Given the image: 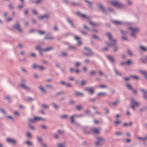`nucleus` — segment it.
<instances>
[{
    "mask_svg": "<svg viewBox=\"0 0 147 147\" xmlns=\"http://www.w3.org/2000/svg\"><path fill=\"white\" fill-rule=\"evenodd\" d=\"M86 90L90 92L91 94H93L94 93L93 88L92 87H88L86 88Z\"/></svg>",
    "mask_w": 147,
    "mask_h": 147,
    "instance_id": "nucleus-19",
    "label": "nucleus"
},
{
    "mask_svg": "<svg viewBox=\"0 0 147 147\" xmlns=\"http://www.w3.org/2000/svg\"><path fill=\"white\" fill-rule=\"evenodd\" d=\"M20 86L23 89L27 90L29 91H30L31 90V87L29 86H26L24 83H20Z\"/></svg>",
    "mask_w": 147,
    "mask_h": 147,
    "instance_id": "nucleus-7",
    "label": "nucleus"
},
{
    "mask_svg": "<svg viewBox=\"0 0 147 147\" xmlns=\"http://www.w3.org/2000/svg\"><path fill=\"white\" fill-rule=\"evenodd\" d=\"M129 29L131 30V32L130 35L132 37L136 38V34L137 32L139 31V29L137 28L130 27Z\"/></svg>",
    "mask_w": 147,
    "mask_h": 147,
    "instance_id": "nucleus-4",
    "label": "nucleus"
},
{
    "mask_svg": "<svg viewBox=\"0 0 147 147\" xmlns=\"http://www.w3.org/2000/svg\"><path fill=\"white\" fill-rule=\"evenodd\" d=\"M28 120L30 123H33L34 121H35L34 118V119H33L30 118H28Z\"/></svg>",
    "mask_w": 147,
    "mask_h": 147,
    "instance_id": "nucleus-61",
    "label": "nucleus"
},
{
    "mask_svg": "<svg viewBox=\"0 0 147 147\" xmlns=\"http://www.w3.org/2000/svg\"><path fill=\"white\" fill-rule=\"evenodd\" d=\"M42 106L43 108L46 109H47L49 107V106L48 105L45 103L43 104L42 105Z\"/></svg>",
    "mask_w": 147,
    "mask_h": 147,
    "instance_id": "nucleus-39",
    "label": "nucleus"
},
{
    "mask_svg": "<svg viewBox=\"0 0 147 147\" xmlns=\"http://www.w3.org/2000/svg\"><path fill=\"white\" fill-rule=\"evenodd\" d=\"M41 127L42 129H47V126L44 124L41 125Z\"/></svg>",
    "mask_w": 147,
    "mask_h": 147,
    "instance_id": "nucleus-50",
    "label": "nucleus"
},
{
    "mask_svg": "<svg viewBox=\"0 0 147 147\" xmlns=\"http://www.w3.org/2000/svg\"><path fill=\"white\" fill-rule=\"evenodd\" d=\"M107 57L109 60L112 63H114L115 62L113 56L110 55H107Z\"/></svg>",
    "mask_w": 147,
    "mask_h": 147,
    "instance_id": "nucleus-16",
    "label": "nucleus"
},
{
    "mask_svg": "<svg viewBox=\"0 0 147 147\" xmlns=\"http://www.w3.org/2000/svg\"><path fill=\"white\" fill-rule=\"evenodd\" d=\"M140 61L143 63H146L147 62V56L144 59L141 58Z\"/></svg>",
    "mask_w": 147,
    "mask_h": 147,
    "instance_id": "nucleus-36",
    "label": "nucleus"
},
{
    "mask_svg": "<svg viewBox=\"0 0 147 147\" xmlns=\"http://www.w3.org/2000/svg\"><path fill=\"white\" fill-rule=\"evenodd\" d=\"M91 133L96 134L99 133L100 132V129L98 128H91L90 129Z\"/></svg>",
    "mask_w": 147,
    "mask_h": 147,
    "instance_id": "nucleus-9",
    "label": "nucleus"
},
{
    "mask_svg": "<svg viewBox=\"0 0 147 147\" xmlns=\"http://www.w3.org/2000/svg\"><path fill=\"white\" fill-rule=\"evenodd\" d=\"M127 4L128 5L131 6L132 5V2L130 1V0H128L126 1Z\"/></svg>",
    "mask_w": 147,
    "mask_h": 147,
    "instance_id": "nucleus-62",
    "label": "nucleus"
},
{
    "mask_svg": "<svg viewBox=\"0 0 147 147\" xmlns=\"http://www.w3.org/2000/svg\"><path fill=\"white\" fill-rule=\"evenodd\" d=\"M27 99L29 101H33V99L31 97L28 96L27 97Z\"/></svg>",
    "mask_w": 147,
    "mask_h": 147,
    "instance_id": "nucleus-53",
    "label": "nucleus"
},
{
    "mask_svg": "<svg viewBox=\"0 0 147 147\" xmlns=\"http://www.w3.org/2000/svg\"><path fill=\"white\" fill-rule=\"evenodd\" d=\"M92 52L91 50L85 52L84 54L86 56H91L92 55Z\"/></svg>",
    "mask_w": 147,
    "mask_h": 147,
    "instance_id": "nucleus-25",
    "label": "nucleus"
},
{
    "mask_svg": "<svg viewBox=\"0 0 147 147\" xmlns=\"http://www.w3.org/2000/svg\"><path fill=\"white\" fill-rule=\"evenodd\" d=\"M74 37L75 40L77 41L80 40V38L77 35H74Z\"/></svg>",
    "mask_w": 147,
    "mask_h": 147,
    "instance_id": "nucleus-51",
    "label": "nucleus"
},
{
    "mask_svg": "<svg viewBox=\"0 0 147 147\" xmlns=\"http://www.w3.org/2000/svg\"><path fill=\"white\" fill-rule=\"evenodd\" d=\"M84 62L86 64H90L91 63V61L88 59H86L84 60Z\"/></svg>",
    "mask_w": 147,
    "mask_h": 147,
    "instance_id": "nucleus-55",
    "label": "nucleus"
},
{
    "mask_svg": "<svg viewBox=\"0 0 147 147\" xmlns=\"http://www.w3.org/2000/svg\"><path fill=\"white\" fill-rule=\"evenodd\" d=\"M13 28L17 30L19 32L22 33L23 32V30L18 22L13 26Z\"/></svg>",
    "mask_w": 147,
    "mask_h": 147,
    "instance_id": "nucleus-5",
    "label": "nucleus"
},
{
    "mask_svg": "<svg viewBox=\"0 0 147 147\" xmlns=\"http://www.w3.org/2000/svg\"><path fill=\"white\" fill-rule=\"evenodd\" d=\"M126 86L127 88L130 90H132V86L129 84H126Z\"/></svg>",
    "mask_w": 147,
    "mask_h": 147,
    "instance_id": "nucleus-43",
    "label": "nucleus"
},
{
    "mask_svg": "<svg viewBox=\"0 0 147 147\" xmlns=\"http://www.w3.org/2000/svg\"><path fill=\"white\" fill-rule=\"evenodd\" d=\"M81 64V62H77L75 63V66L76 67H78L80 66Z\"/></svg>",
    "mask_w": 147,
    "mask_h": 147,
    "instance_id": "nucleus-49",
    "label": "nucleus"
},
{
    "mask_svg": "<svg viewBox=\"0 0 147 147\" xmlns=\"http://www.w3.org/2000/svg\"><path fill=\"white\" fill-rule=\"evenodd\" d=\"M140 48L142 49V50L146 51H147V49L144 47L143 46H140Z\"/></svg>",
    "mask_w": 147,
    "mask_h": 147,
    "instance_id": "nucleus-60",
    "label": "nucleus"
},
{
    "mask_svg": "<svg viewBox=\"0 0 147 147\" xmlns=\"http://www.w3.org/2000/svg\"><path fill=\"white\" fill-rule=\"evenodd\" d=\"M147 109V107H144L142 108H141L140 109V112H142L144 111L145 110Z\"/></svg>",
    "mask_w": 147,
    "mask_h": 147,
    "instance_id": "nucleus-48",
    "label": "nucleus"
},
{
    "mask_svg": "<svg viewBox=\"0 0 147 147\" xmlns=\"http://www.w3.org/2000/svg\"><path fill=\"white\" fill-rule=\"evenodd\" d=\"M75 94L76 95L78 96H83L84 94L78 91H75L74 92Z\"/></svg>",
    "mask_w": 147,
    "mask_h": 147,
    "instance_id": "nucleus-21",
    "label": "nucleus"
},
{
    "mask_svg": "<svg viewBox=\"0 0 147 147\" xmlns=\"http://www.w3.org/2000/svg\"><path fill=\"white\" fill-rule=\"evenodd\" d=\"M55 37L54 36H49L48 35H47L45 37V39L48 40H51L54 39Z\"/></svg>",
    "mask_w": 147,
    "mask_h": 147,
    "instance_id": "nucleus-18",
    "label": "nucleus"
},
{
    "mask_svg": "<svg viewBox=\"0 0 147 147\" xmlns=\"http://www.w3.org/2000/svg\"><path fill=\"white\" fill-rule=\"evenodd\" d=\"M68 117V115L66 114H64L61 115L60 117V119H66Z\"/></svg>",
    "mask_w": 147,
    "mask_h": 147,
    "instance_id": "nucleus-38",
    "label": "nucleus"
},
{
    "mask_svg": "<svg viewBox=\"0 0 147 147\" xmlns=\"http://www.w3.org/2000/svg\"><path fill=\"white\" fill-rule=\"evenodd\" d=\"M34 118L35 121H37L39 120H41L42 121H45V118H42L40 117L35 116L34 117Z\"/></svg>",
    "mask_w": 147,
    "mask_h": 147,
    "instance_id": "nucleus-22",
    "label": "nucleus"
},
{
    "mask_svg": "<svg viewBox=\"0 0 147 147\" xmlns=\"http://www.w3.org/2000/svg\"><path fill=\"white\" fill-rule=\"evenodd\" d=\"M140 90L143 93V98L144 99L147 100V91L144 89L141 88L140 89Z\"/></svg>",
    "mask_w": 147,
    "mask_h": 147,
    "instance_id": "nucleus-12",
    "label": "nucleus"
},
{
    "mask_svg": "<svg viewBox=\"0 0 147 147\" xmlns=\"http://www.w3.org/2000/svg\"><path fill=\"white\" fill-rule=\"evenodd\" d=\"M76 47L74 46L70 45L68 47V50H74L76 49Z\"/></svg>",
    "mask_w": 147,
    "mask_h": 147,
    "instance_id": "nucleus-32",
    "label": "nucleus"
},
{
    "mask_svg": "<svg viewBox=\"0 0 147 147\" xmlns=\"http://www.w3.org/2000/svg\"><path fill=\"white\" fill-rule=\"evenodd\" d=\"M77 14L78 16L83 18H85L87 19H89L90 18L89 16H86L83 13H81L79 11H77Z\"/></svg>",
    "mask_w": 147,
    "mask_h": 147,
    "instance_id": "nucleus-8",
    "label": "nucleus"
},
{
    "mask_svg": "<svg viewBox=\"0 0 147 147\" xmlns=\"http://www.w3.org/2000/svg\"><path fill=\"white\" fill-rule=\"evenodd\" d=\"M18 47L20 49H22L24 48V45L23 44L20 43L18 44Z\"/></svg>",
    "mask_w": 147,
    "mask_h": 147,
    "instance_id": "nucleus-42",
    "label": "nucleus"
},
{
    "mask_svg": "<svg viewBox=\"0 0 147 147\" xmlns=\"http://www.w3.org/2000/svg\"><path fill=\"white\" fill-rule=\"evenodd\" d=\"M97 7L100 9H101V4L100 3H97L96 4Z\"/></svg>",
    "mask_w": 147,
    "mask_h": 147,
    "instance_id": "nucleus-56",
    "label": "nucleus"
},
{
    "mask_svg": "<svg viewBox=\"0 0 147 147\" xmlns=\"http://www.w3.org/2000/svg\"><path fill=\"white\" fill-rule=\"evenodd\" d=\"M71 4L74 6H78L81 4V3L78 2L73 1L71 2Z\"/></svg>",
    "mask_w": 147,
    "mask_h": 147,
    "instance_id": "nucleus-24",
    "label": "nucleus"
},
{
    "mask_svg": "<svg viewBox=\"0 0 147 147\" xmlns=\"http://www.w3.org/2000/svg\"><path fill=\"white\" fill-rule=\"evenodd\" d=\"M103 109L105 111V113L106 114H108L109 113V110L107 108H104Z\"/></svg>",
    "mask_w": 147,
    "mask_h": 147,
    "instance_id": "nucleus-64",
    "label": "nucleus"
},
{
    "mask_svg": "<svg viewBox=\"0 0 147 147\" xmlns=\"http://www.w3.org/2000/svg\"><path fill=\"white\" fill-rule=\"evenodd\" d=\"M21 70L22 72H23L25 74H28V71L27 70L25 69L23 67H22L21 68Z\"/></svg>",
    "mask_w": 147,
    "mask_h": 147,
    "instance_id": "nucleus-35",
    "label": "nucleus"
},
{
    "mask_svg": "<svg viewBox=\"0 0 147 147\" xmlns=\"http://www.w3.org/2000/svg\"><path fill=\"white\" fill-rule=\"evenodd\" d=\"M57 132L60 134H62L64 133V131L63 130H58L57 131Z\"/></svg>",
    "mask_w": 147,
    "mask_h": 147,
    "instance_id": "nucleus-57",
    "label": "nucleus"
},
{
    "mask_svg": "<svg viewBox=\"0 0 147 147\" xmlns=\"http://www.w3.org/2000/svg\"><path fill=\"white\" fill-rule=\"evenodd\" d=\"M52 105L54 108L56 110H58L59 109V106L54 102L52 103Z\"/></svg>",
    "mask_w": 147,
    "mask_h": 147,
    "instance_id": "nucleus-26",
    "label": "nucleus"
},
{
    "mask_svg": "<svg viewBox=\"0 0 147 147\" xmlns=\"http://www.w3.org/2000/svg\"><path fill=\"white\" fill-rule=\"evenodd\" d=\"M6 141L10 144L16 145L17 143V141L15 139L11 138H8L6 139Z\"/></svg>",
    "mask_w": 147,
    "mask_h": 147,
    "instance_id": "nucleus-6",
    "label": "nucleus"
},
{
    "mask_svg": "<svg viewBox=\"0 0 147 147\" xmlns=\"http://www.w3.org/2000/svg\"><path fill=\"white\" fill-rule=\"evenodd\" d=\"M137 138L140 141H145L147 140V134H146L144 138L141 137L140 136H138L137 137Z\"/></svg>",
    "mask_w": 147,
    "mask_h": 147,
    "instance_id": "nucleus-17",
    "label": "nucleus"
},
{
    "mask_svg": "<svg viewBox=\"0 0 147 147\" xmlns=\"http://www.w3.org/2000/svg\"><path fill=\"white\" fill-rule=\"evenodd\" d=\"M38 88L40 89V90L43 93H45L46 92V91L44 88L41 85L39 86Z\"/></svg>",
    "mask_w": 147,
    "mask_h": 147,
    "instance_id": "nucleus-28",
    "label": "nucleus"
},
{
    "mask_svg": "<svg viewBox=\"0 0 147 147\" xmlns=\"http://www.w3.org/2000/svg\"><path fill=\"white\" fill-rule=\"evenodd\" d=\"M54 30L55 31H57L59 29L58 27L57 26H55L53 28Z\"/></svg>",
    "mask_w": 147,
    "mask_h": 147,
    "instance_id": "nucleus-58",
    "label": "nucleus"
},
{
    "mask_svg": "<svg viewBox=\"0 0 147 147\" xmlns=\"http://www.w3.org/2000/svg\"><path fill=\"white\" fill-rule=\"evenodd\" d=\"M84 1L87 3L89 5V7L91 9H92V5L93 4L92 2L88 0H84Z\"/></svg>",
    "mask_w": 147,
    "mask_h": 147,
    "instance_id": "nucleus-27",
    "label": "nucleus"
},
{
    "mask_svg": "<svg viewBox=\"0 0 147 147\" xmlns=\"http://www.w3.org/2000/svg\"><path fill=\"white\" fill-rule=\"evenodd\" d=\"M39 65H38L36 64H34L32 65V68L33 69H36V68H39Z\"/></svg>",
    "mask_w": 147,
    "mask_h": 147,
    "instance_id": "nucleus-52",
    "label": "nucleus"
},
{
    "mask_svg": "<svg viewBox=\"0 0 147 147\" xmlns=\"http://www.w3.org/2000/svg\"><path fill=\"white\" fill-rule=\"evenodd\" d=\"M45 52V49H41L39 51V53L40 55L41 56L42 55V54Z\"/></svg>",
    "mask_w": 147,
    "mask_h": 147,
    "instance_id": "nucleus-46",
    "label": "nucleus"
},
{
    "mask_svg": "<svg viewBox=\"0 0 147 147\" xmlns=\"http://www.w3.org/2000/svg\"><path fill=\"white\" fill-rule=\"evenodd\" d=\"M123 134L122 132L119 131H116L115 132V135L116 136H120L122 135Z\"/></svg>",
    "mask_w": 147,
    "mask_h": 147,
    "instance_id": "nucleus-47",
    "label": "nucleus"
},
{
    "mask_svg": "<svg viewBox=\"0 0 147 147\" xmlns=\"http://www.w3.org/2000/svg\"><path fill=\"white\" fill-rule=\"evenodd\" d=\"M102 11L105 14H107V11H106L105 8L102 5Z\"/></svg>",
    "mask_w": 147,
    "mask_h": 147,
    "instance_id": "nucleus-44",
    "label": "nucleus"
},
{
    "mask_svg": "<svg viewBox=\"0 0 147 147\" xmlns=\"http://www.w3.org/2000/svg\"><path fill=\"white\" fill-rule=\"evenodd\" d=\"M37 139L38 141H39L40 142V144H41V143L43 142L42 139L40 137L37 136Z\"/></svg>",
    "mask_w": 147,
    "mask_h": 147,
    "instance_id": "nucleus-45",
    "label": "nucleus"
},
{
    "mask_svg": "<svg viewBox=\"0 0 147 147\" xmlns=\"http://www.w3.org/2000/svg\"><path fill=\"white\" fill-rule=\"evenodd\" d=\"M46 86L47 88L51 89H53L54 88L53 86L51 84H47L46 85Z\"/></svg>",
    "mask_w": 147,
    "mask_h": 147,
    "instance_id": "nucleus-41",
    "label": "nucleus"
},
{
    "mask_svg": "<svg viewBox=\"0 0 147 147\" xmlns=\"http://www.w3.org/2000/svg\"><path fill=\"white\" fill-rule=\"evenodd\" d=\"M107 35L108 36V37L109 40L111 42H112V43L107 42L106 44L108 46H112L114 45H115L116 43L117 42V40L116 39H113V37L111 33L109 32H108L107 34Z\"/></svg>",
    "mask_w": 147,
    "mask_h": 147,
    "instance_id": "nucleus-2",
    "label": "nucleus"
},
{
    "mask_svg": "<svg viewBox=\"0 0 147 147\" xmlns=\"http://www.w3.org/2000/svg\"><path fill=\"white\" fill-rule=\"evenodd\" d=\"M28 127L33 131H34L35 130V128L32 125H31V124L30 123H29L28 124Z\"/></svg>",
    "mask_w": 147,
    "mask_h": 147,
    "instance_id": "nucleus-40",
    "label": "nucleus"
},
{
    "mask_svg": "<svg viewBox=\"0 0 147 147\" xmlns=\"http://www.w3.org/2000/svg\"><path fill=\"white\" fill-rule=\"evenodd\" d=\"M114 71L116 75L120 76H122V74L119 72L116 69H114Z\"/></svg>",
    "mask_w": 147,
    "mask_h": 147,
    "instance_id": "nucleus-33",
    "label": "nucleus"
},
{
    "mask_svg": "<svg viewBox=\"0 0 147 147\" xmlns=\"http://www.w3.org/2000/svg\"><path fill=\"white\" fill-rule=\"evenodd\" d=\"M5 99L7 100L8 102L10 103L11 102V97L9 95L6 96L5 97Z\"/></svg>",
    "mask_w": 147,
    "mask_h": 147,
    "instance_id": "nucleus-30",
    "label": "nucleus"
},
{
    "mask_svg": "<svg viewBox=\"0 0 147 147\" xmlns=\"http://www.w3.org/2000/svg\"><path fill=\"white\" fill-rule=\"evenodd\" d=\"M61 56L62 57H67V56L68 55L67 53L65 52H62L61 54Z\"/></svg>",
    "mask_w": 147,
    "mask_h": 147,
    "instance_id": "nucleus-37",
    "label": "nucleus"
},
{
    "mask_svg": "<svg viewBox=\"0 0 147 147\" xmlns=\"http://www.w3.org/2000/svg\"><path fill=\"white\" fill-rule=\"evenodd\" d=\"M128 54L130 56H132L133 55V53L130 50H127Z\"/></svg>",
    "mask_w": 147,
    "mask_h": 147,
    "instance_id": "nucleus-63",
    "label": "nucleus"
},
{
    "mask_svg": "<svg viewBox=\"0 0 147 147\" xmlns=\"http://www.w3.org/2000/svg\"><path fill=\"white\" fill-rule=\"evenodd\" d=\"M49 15L48 14H45L39 16H38V18L40 20H42L45 19H49Z\"/></svg>",
    "mask_w": 147,
    "mask_h": 147,
    "instance_id": "nucleus-11",
    "label": "nucleus"
},
{
    "mask_svg": "<svg viewBox=\"0 0 147 147\" xmlns=\"http://www.w3.org/2000/svg\"><path fill=\"white\" fill-rule=\"evenodd\" d=\"M13 113V114L16 116H18L20 115L19 113L17 111H14Z\"/></svg>",
    "mask_w": 147,
    "mask_h": 147,
    "instance_id": "nucleus-59",
    "label": "nucleus"
},
{
    "mask_svg": "<svg viewBox=\"0 0 147 147\" xmlns=\"http://www.w3.org/2000/svg\"><path fill=\"white\" fill-rule=\"evenodd\" d=\"M67 22L73 28H75L76 27L72 21L69 19L68 18L67 19Z\"/></svg>",
    "mask_w": 147,
    "mask_h": 147,
    "instance_id": "nucleus-14",
    "label": "nucleus"
},
{
    "mask_svg": "<svg viewBox=\"0 0 147 147\" xmlns=\"http://www.w3.org/2000/svg\"><path fill=\"white\" fill-rule=\"evenodd\" d=\"M111 22L115 25H121L123 24L122 22L119 21L117 20L112 21Z\"/></svg>",
    "mask_w": 147,
    "mask_h": 147,
    "instance_id": "nucleus-20",
    "label": "nucleus"
},
{
    "mask_svg": "<svg viewBox=\"0 0 147 147\" xmlns=\"http://www.w3.org/2000/svg\"><path fill=\"white\" fill-rule=\"evenodd\" d=\"M130 106L133 110H135L136 107L139 105V103L137 102L134 98H132L131 99Z\"/></svg>",
    "mask_w": 147,
    "mask_h": 147,
    "instance_id": "nucleus-3",
    "label": "nucleus"
},
{
    "mask_svg": "<svg viewBox=\"0 0 147 147\" xmlns=\"http://www.w3.org/2000/svg\"><path fill=\"white\" fill-rule=\"evenodd\" d=\"M54 48L52 47H49L46 49H45V52H48L50 51L51 50H53Z\"/></svg>",
    "mask_w": 147,
    "mask_h": 147,
    "instance_id": "nucleus-31",
    "label": "nucleus"
},
{
    "mask_svg": "<svg viewBox=\"0 0 147 147\" xmlns=\"http://www.w3.org/2000/svg\"><path fill=\"white\" fill-rule=\"evenodd\" d=\"M120 102L119 99H117L116 101L111 103V105L113 106H116L117 105L118 103Z\"/></svg>",
    "mask_w": 147,
    "mask_h": 147,
    "instance_id": "nucleus-23",
    "label": "nucleus"
},
{
    "mask_svg": "<svg viewBox=\"0 0 147 147\" xmlns=\"http://www.w3.org/2000/svg\"><path fill=\"white\" fill-rule=\"evenodd\" d=\"M13 19V18L12 17H8L5 18V20L7 22H9L11 21Z\"/></svg>",
    "mask_w": 147,
    "mask_h": 147,
    "instance_id": "nucleus-29",
    "label": "nucleus"
},
{
    "mask_svg": "<svg viewBox=\"0 0 147 147\" xmlns=\"http://www.w3.org/2000/svg\"><path fill=\"white\" fill-rule=\"evenodd\" d=\"M110 3L111 5L119 9L123 8L125 7L124 4L120 2L117 1H111L110 2Z\"/></svg>",
    "mask_w": 147,
    "mask_h": 147,
    "instance_id": "nucleus-1",
    "label": "nucleus"
},
{
    "mask_svg": "<svg viewBox=\"0 0 147 147\" xmlns=\"http://www.w3.org/2000/svg\"><path fill=\"white\" fill-rule=\"evenodd\" d=\"M89 23L92 25V26L94 27H98L99 26L100 24L98 22H94L90 21L89 22Z\"/></svg>",
    "mask_w": 147,
    "mask_h": 147,
    "instance_id": "nucleus-15",
    "label": "nucleus"
},
{
    "mask_svg": "<svg viewBox=\"0 0 147 147\" xmlns=\"http://www.w3.org/2000/svg\"><path fill=\"white\" fill-rule=\"evenodd\" d=\"M101 145V138L98 137L96 138V141L95 142V145L96 146H99Z\"/></svg>",
    "mask_w": 147,
    "mask_h": 147,
    "instance_id": "nucleus-10",
    "label": "nucleus"
},
{
    "mask_svg": "<svg viewBox=\"0 0 147 147\" xmlns=\"http://www.w3.org/2000/svg\"><path fill=\"white\" fill-rule=\"evenodd\" d=\"M57 147H67L66 142H62L57 143Z\"/></svg>",
    "mask_w": 147,
    "mask_h": 147,
    "instance_id": "nucleus-13",
    "label": "nucleus"
},
{
    "mask_svg": "<svg viewBox=\"0 0 147 147\" xmlns=\"http://www.w3.org/2000/svg\"><path fill=\"white\" fill-rule=\"evenodd\" d=\"M130 77L136 80H138L139 79V77L136 76L131 75Z\"/></svg>",
    "mask_w": 147,
    "mask_h": 147,
    "instance_id": "nucleus-54",
    "label": "nucleus"
},
{
    "mask_svg": "<svg viewBox=\"0 0 147 147\" xmlns=\"http://www.w3.org/2000/svg\"><path fill=\"white\" fill-rule=\"evenodd\" d=\"M113 51L114 52H116L118 51L119 49L118 47L116 45V43L114 45H113Z\"/></svg>",
    "mask_w": 147,
    "mask_h": 147,
    "instance_id": "nucleus-34",
    "label": "nucleus"
}]
</instances>
